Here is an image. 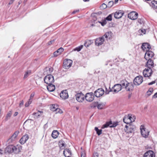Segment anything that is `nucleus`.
I'll return each instance as SVG.
<instances>
[{
    "label": "nucleus",
    "instance_id": "1",
    "mask_svg": "<svg viewBox=\"0 0 157 157\" xmlns=\"http://www.w3.org/2000/svg\"><path fill=\"white\" fill-rule=\"evenodd\" d=\"M120 83L123 86V88L127 91H132L134 89V86L132 82H129L126 79L122 80Z\"/></svg>",
    "mask_w": 157,
    "mask_h": 157
},
{
    "label": "nucleus",
    "instance_id": "2",
    "mask_svg": "<svg viewBox=\"0 0 157 157\" xmlns=\"http://www.w3.org/2000/svg\"><path fill=\"white\" fill-rule=\"evenodd\" d=\"M20 151L19 148L13 145H9L5 148V152L9 153L14 152L15 153H17Z\"/></svg>",
    "mask_w": 157,
    "mask_h": 157
},
{
    "label": "nucleus",
    "instance_id": "3",
    "mask_svg": "<svg viewBox=\"0 0 157 157\" xmlns=\"http://www.w3.org/2000/svg\"><path fill=\"white\" fill-rule=\"evenodd\" d=\"M72 61L69 59H66L63 63V67L65 69H68L71 66L72 63Z\"/></svg>",
    "mask_w": 157,
    "mask_h": 157
},
{
    "label": "nucleus",
    "instance_id": "4",
    "mask_svg": "<svg viewBox=\"0 0 157 157\" xmlns=\"http://www.w3.org/2000/svg\"><path fill=\"white\" fill-rule=\"evenodd\" d=\"M44 81L47 84L53 83L54 81L53 76L51 75H48L44 78Z\"/></svg>",
    "mask_w": 157,
    "mask_h": 157
},
{
    "label": "nucleus",
    "instance_id": "5",
    "mask_svg": "<svg viewBox=\"0 0 157 157\" xmlns=\"http://www.w3.org/2000/svg\"><path fill=\"white\" fill-rule=\"evenodd\" d=\"M136 130V126L132 124L125 125V132L128 133H133Z\"/></svg>",
    "mask_w": 157,
    "mask_h": 157
},
{
    "label": "nucleus",
    "instance_id": "6",
    "mask_svg": "<svg viewBox=\"0 0 157 157\" xmlns=\"http://www.w3.org/2000/svg\"><path fill=\"white\" fill-rule=\"evenodd\" d=\"M94 96L93 92L87 93L85 96V98L88 102H91L94 99Z\"/></svg>",
    "mask_w": 157,
    "mask_h": 157
},
{
    "label": "nucleus",
    "instance_id": "7",
    "mask_svg": "<svg viewBox=\"0 0 157 157\" xmlns=\"http://www.w3.org/2000/svg\"><path fill=\"white\" fill-rule=\"evenodd\" d=\"M43 113V112L42 111H38L37 112L34 113L33 114L29 116V117L31 118L29 120H35L38 118Z\"/></svg>",
    "mask_w": 157,
    "mask_h": 157
},
{
    "label": "nucleus",
    "instance_id": "8",
    "mask_svg": "<svg viewBox=\"0 0 157 157\" xmlns=\"http://www.w3.org/2000/svg\"><path fill=\"white\" fill-rule=\"evenodd\" d=\"M122 88H123V86L121 84V83L117 84L113 86L112 89L114 93H117L120 91Z\"/></svg>",
    "mask_w": 157,
    "mask_h": 157
},
{
    "label": "nucleus",
    "instance_id": "9",
    "mask_svg": "<svg viewBox=\"0 0 157 157\" xmlns=\"http://www.w3.org/2000/svg\"><path fill=\"white\" fill-rule=\"evenodd\" d=\"M143 81L142 77L139 76L136 77L134 79L133 83L135 85H139L141 84Z\"/></svg>",
    "mask_w": 157,
    "mask_h": 157
},
{
    "label": "nucleus",
    "instance_id": "10",
    "mask_svg": "<svg viewBox=\"0 0 157 157\" xmlns=\"http://www.w3.org/2000/svg\"><path fill=\"white\" fill-rule=\"evenodd\" d=\"M104 90L102 88H100L95 91L94 95L97 98L101 96L104 93Z\"/></svg>",
    "mask_w": 157,
    "mask_h": 157
},
{
    "label": "nucleus",
    "instance_id": "11",
    "mask_svg": "<svg viewBox=\"0 0 157 157\" xmlns=\"http://www.w3.org/2000/svg\"><path fill=\"white\" fill-rule=\"evenodd\" d=\"M146 51L147 52L145 53L144 58L146 60L148 59H151L154 56V53L151 51L147 50Z\"/></svg>",
    "mask_w": 157,
    "mask_h": 157
},
{
    "label": "nucleus",
    "instance_id": "12",
    "mask_svg": "<svg viewBox=\"0 0 157 157\" xmlns=\"http://www.w3.org/2000/svg\"><path fill=\"white\" fill-rule=\"evenodd\" d=\"M75 96L76 100L79 102H82L84 100L85 96L82 92L76 94Z\"/></svg>",
    "mask_w": 157,
    "mask_h": 157
},
{
    "label": "nucleus",
    "instance_id": "13",
    "mask_svg": "<svg viewBox=\"0 0 157 157\" xmlns=\"http://www.w3.org/2000/svg\"><path fill=\"white\" fill-rule=\"evenodd\" d=\"M152 73V70L151 68H145L143 71V74L145 77H149Z\"/></svg>",
    "mask_w": 157,
    "mask_h": 157
},
{
    "label": "nucleus",
    "instance_id": "14",
    "mask_svg": "<svg viewBox=\"0 0 157 157\" xmlns=\"http://www.w3.org/2000/svg\"><path fill=\"white\" fill-rule=\"evenodd\" d=\"M138 13L134 11L131 12L128 14V17L132 20H136L138 17Z\"/></svg>",
    "mask_w": 157,
    "mask_h": 157
},
{
    "label": "nucleus",
    "instance_id": "15",
    "mask_svg": "<svg viewBox=\"0 0 157 157\" xmlns=\"http://www.w3.org/2000/svg\"><path fill=\"white\" fill-rule=\"evenodd\" d=\"M60 96L63 99L65 100L68 98V95L67 90L62 91L60 94Z\"/></svg>",
    "mask_w": 157,
    "mask_h": 157
},
{
    "label": "nucleus",
    "instance_id": "16",
    "mask_svg": "<svg viewBox=\"0 0 157 157\" xmlns=\"http://www.w3.org/2000/svg\"><path fill=\"white\" fill-rule=\"evenodd\" d=\"M104 41V37L97 38L95 41V45L97 46L101 45Z\"/></svg>",
    "mask_w": 157,
    "mask_h": 157
},
{
    "label": "nucleus",
    "instance_id": "17",
    "mask_svg": "<svg viewBox=\"0 0 157 157\" xmlns=\"http://www.w3.org/2000/svg\"><path fill=\"white\" fill-rule=\"evenodd\" d=\"M29 138V136L27 134L23 136L19 140V142L21 144H24L28 140Z\"/></svg>",
    "mask_w": 157,
    "mask_h": 157
},
{
    "label": "nucleus",
    "instance_id": "18",
    "mask_svg": "<svg viewBox=\"0 0 157 157\" xmlns=\"http://www.w3.org/2000/svg\"><path fill=\"white\" fill-rule=\"evenodd\" d=\"M124 14V13L121 10L116 11L114 14V17L115 18L119 19L121 18Z\"/></svg>",
    "mask_w": 157,
    "mask_h": 157
},
{
    "label": "nucleus",
    "instance_id": "19",
    "mask_svg": "<svg viewBox=\"0 0 157 157\" xmlns=\"http://www.w3.org/2000/svg\"><path fill=\"white\" fill-rule=\"evenodd\" d=\"M147 61L146 62V67L148 68H151L154 67L153 61L151 59H148Z\"/></svg>",
    "mask_w": 157,
    "mask_h": 157
},
{
    "label": "nucleus",
    "instance_id": "20",
    "mask_svg": "<svg viewBox=\"0 0 157 157\" xmlns=\"http://www.w3.org/2000/svg\"><path fill=\"white\" fill-rule=\"evenodd\" d=\"M141 48L144 51H146L147 49H148V50H149L151 48V46L150 44L147 43H143L142 45Z\"/></svg>",
    "mask_w": 157,
    "mask_h": 157
},
{
    "label": "nucleus",
    "instance_id": "21",
    "mask_svg": "<svg viewBox=\"0 0 157 157\" xmlns=\"http://www.w3.org/2000/svg\"><path fill=\"white\" fill-rule=\"evenodd\" d=\"M140 130L141 133L143 137H146L149 135V132L148 131L146 130L145 128H140Z\"/></svg>",
    "mask_w": 157,
    "mask_h": 157
},
{
    "label": "nucleus",
    "instance_id": "22",
    "mask_svg": "<svg viewBox=\"0 0 157 157\" xmlns=\"http://www.w3.org/2000/svg\"><path fill=\"white\" fill-rule=\"evenodd\" d=\"M131 118L132 117L129 115H128V116L124 117L123 119V122L127 124L129 123V122H132V121L131 120Z\"/></svg>",
    "mask_w": 157,
    "mask_h": 157
},
{
    "label": "nucleus",
    "instance_id": "23",
    "mask_svg": "<svg viewBox=\"0 0 157 157\" xmlns=\"http://www.w3.org/2000/svg\"><path fill=\"white\" fill-rule=\"evenodd\" d=\"M63 153L65 157H71V151L68 149H65L63 151Z\"/></svg>",
    "mask_w": 157,
    "mask_h": 157
},
{
    "label": "nucleus",
    "instance_id": "24",
    "mask_svg": "<svg viewBox=\"0 0 157 157\" xmlns=\"http://www.w3.org/2000/svg\"><path fill=\"white\" fill-rule=\"evenodd\" d=\"M144 157H155L153 152L152 151H149L144 153Z\"/></svg>",
    "mask_w": 157,
    "mask_h": 157
},
{
    "label": "nucleus",
    "instance_id": "25",
    "mask_svg": "<svg viewBox=\"0 0 157 157\" xmlns=\"http://www.w3.org/2000/svg\"><path fill=\"white\" fill-rule=\"evenodd\" d=\"M64 51V49L61 47L58 49L56 51L54 52V56L55 57H57L60 55L61 53Z\"/></svg>",
    "mask_w": 157,
    "mask_h": 157
},
{
    "label": "nucleus",
    "instance_id": "26",
    "mask_svg": "<svg viewBox=\"0 0 157 157\" xmlns=\"http://www.w3.org/2000/svg\"><path fill=\"white\" fill-rule=\"evenodd\" d=\"M48 84V85L47 86V89L48 91L52 92L55 90V87L54 85L52 84V83Z\"/></svg>",
    "mask_w": 157,
    "mask_h": 157
},
{
    "label": "nucleus",
    "instance_id": "27",
    "mask_svg": "<svg viewBox=\"0 0 157 157\" xmlns=\"http://www.w3.org/2000/svg\"><path fill=\"white\" fill-rule=\"evenodd\" d=\"M53 71V68H46L44 72V75H51L50 74Z\"/></svg>",
    "mask_w": 157,
    "mask_h": 157
},
{
    "label": "nucleus",
    "instance_id": "28",
    "mask_svg": "<svg viewBox=\"0 0 157 157\" xmlns=\"http://www.w3.org/2000/svg\"><path fill=\"white\" fill-rule=\"evenodd\" d=\"M19 133V131H16L13 134V135L9 139V140H10V141L12 142L16 138L17 136Z\"/></svg>",
    "mask_w": 157,
    "mask_h": 157
},
{
    "label": "nucleus",
    "instance_id": "29",
    "mask_svg": "<svg viewBox=\"0 0 157 157\" xmlns=\"http://www.w3.org/2000/svg\"><path fill=\"white\" fill-rule=\"evenodd\" d=\"M111 34L112 33L111 32H106L105 33L104 35L102 37H104V38L105 37L107 40L108 39H109L111 36Z\"/></svg>",
    "mask_w": 157,
    "mask_h": 157
},
{
    "label": "nucleus",
    "instance_id": "30",
    "mask_svg": "<svg viewBox=\"0 0 157 157\" xmlns=\"http://www.w3.org/2000/svg\"><path fill=\"white\" fill-rule=\"evenodd\" d=\"M59 134V132L57 130H54L53 131L52 134V136L54 139L56 138Z\"/></svg>",
    "mask_w": 157,
    "mask_h": 157
},
{
    "label": "nucleus",
    "instance_id": "31",
    "mask_svg": "<svg viewBox=\"0 0 157 157\" xmlns=\"http://www.w3.org/2000/svg\"><path fill=\"white\" fill-rule=\"evenodd\" d=\"M97 106L98 109H103L104 106V105L102 103L98 104V102H95L94 103V107H95Z\"/></svg>",
    "mask_w": 157,
    "mask_h": 157
},
{
    "label": "nucleus",
    "instance_id": "32",
    "mask_svg": "<svg viewBox=\"0 0 157 157\" xmlns=\"http://www.w3.org/2000/svg\"><path fill=\"white\" fill-rule=\"evenodd\" d=\"M150 5L153 8H157V1L153 0L150 3Z\"/></svg>",
    "mask_w": 157,
    "mask_h": 157
},
{
    "label": "nucleus",
    "instance_id": "33",
    "mask_svg": "<svg viewBox=\"0 0 157 157\" xmlns=\"http://www.w3.org/2000/svg\"><path fill=\"white\" fill-rule=\"evenodd\" d=\"M112 124V121H109V122H106V123L104 124L102 126V128H107L108 126L110 127V125Z\"/></svg>",
    "mask_w": 157,
    "mask_h": 157
},
{
    "label": "nucleus",
    "instance_id": "34",
    "mask_svg": "<svg viewBox=\"0 0 157 157\" xmlns=\"http://www.w3.org/2000/svg\"><path fill=\"white\" fill-rule=\"evenodd\" d=\"M93 42L91 40H88L86 41L85 42L84 44V45L86 48L88 47Z\"/></svg>",
    "mask_w": 157,
    "mask_h": 157
},
{
    "label": "nucleus",
    "instance_id": "35",
    "mask_svg": "<svg viewBox=\"0 0 157 157\" xmlns=\"http://www.w3.org/2000/svg\"><path fill=\"white\" fill-rule=\"evenodd\" d=\"M31 72L30 70H28L26 71L24 75V78H27V77L30 75L31 74Z\"/></svg>",
    "mask_w": 157,
    "mask_h": 157
},
{
    "label": "nucleus",
    "instance_id": "36",
    "mask_svg": "<svg viewBox=\"0 0 157 157\" xmlns=\"http://www.w3.org/2000/svg\"><path fill=\"white\" fill-rule=\"evenodd\" d=\"M94 129L96 131V133L98 136H99L102 134V130L101 129H99L97 127H95V128Z\"/></svg>",
    "mask_w": 157,
    "mask_h": 157
},
{
    "label": "nucleus",
    "instance_id": "37",
    "mask_svg": "<svg viewBox=\"0 0 157 157\" xmlns=\"http://www.w3.org/2000/svg\"><path fill=\"white\" fill-rule=\"evenodd\" d=\"M11 111H10L7 114L6 119L5 120L7 121L8 120V119H9L10 117H11Z\"/></svg>",
    "mask_w": 157,
    "mask_h": 157
},
{
    "label": "nucleus",
    "instance_id": "38",
    "mask_svg": "<svg viewBox=\"0 0 157 157\" xmlns=\"http://www.w3.org/2000/svg\"><path fill=\"white\" fill-rule=\"evenodd\" d=\"M83 45H81L77 47L76 48L74 49L73 50L74 51H77L78 52H79L81 50V49L83 48Z\"/></svg>",
    "mask_w": 157,
    "mask_h": 157
},
{
    "label": "nucleus",
    "instance_id": "39",
    "mask_svg": "<svg viewBox=\"0 0 157 157\" xmlns=\"http://www.w3.org/2000/svg\"><path fill=\"white\" fill-rule=\"evenodd\" d=\"M113 14L109 15L106 18L105 20L108 21H111L112 20V15Z\"/></svg>",
    "mask_w": 157,
    "mask_h": 157
},
{
    "label": "nucleus",
    "instance_id": "40",
    "mask_svg": "<svg viewBox=\"0 0 157 157\" xmlns=\"http://www.w3.org/2000/svg\"><path fill=\"white\" fill-rule=\"evenodd\" d=\"M54 111L56 112V113H59L61 114L63 113V111L58 108H57L55 110H54Z\"/></svg>",
    "mask_w": 157,
    "mask_h": 157
},
{
    "label": "nucleus",
    "instance_id": "41",
    "mask_svg": "<svg viewBox=\"0 0 157 157\" xmlns=\"http://www.w3.org/2000/svg\"><path fill=\"white\" fill-rule=\"evenodd\" d=\"M32 101V99H29V101L25 104V107H28L31 103Z\"/></svg>",
    "mask_w": 157,
    "mask_h": 157
},
{
    "label": "nucleus",
    "instance_id": "42",
    "mask_svg": "<svg viewBox=\"0 0 157 157\" xmlns=\"http://www.w3.org/2000/svg\"><path fill=\"white\" fill-rule=\"evenodd\" d=\"M113 4H114V2L113 1H109L108 2V4L107 5V7H111L113 5Z\"/></svg>",
    "mask_w": 157,
    "mask_h": 157
},
{
    "label": "nucleus",
    "instance_id": "43",
    "mask_svg": "<svg viewBox=\"0 0 157 157\" xmlns=\"http://www.w3.org/2000/svg\"><path fill=\"white\" fill-rule=\"evenodd\" d=\"M107 7V5L105 4V3H103L101 6L100 8L101 9H104L106 8Z\"/></svg>",
    "mask_w": 157,
    "mask_h": 157
},
{
    "label": "nucleus",
    "instance_id": "44",
    "mask_svg": "<svg viewBox=\"0 0 157 157\" xmlns=\"http://www.w3.org/2000/svg\"><path fill=\"white\" fill-rule=\"evenodd\" d=\"M118 125L117 122H114L113 123H112V124L110 125V128L115 127Z\"/></svg>",
    "mask_w": 157,
    "mask_h": 157
},
{
    "label": "nucleus",
    "instance_id": "45",
    "mask_svg": "<svg viewBox=\"0 0 157 157\" xmlns=\"http://www.w3.org/2000/svg\"><path fill=\"white\" fill-rule=\"evenodd\" d=\"M58 106L57 105L54 104L52 105V107H51V109L54 111V110H55L57 108Z\"/></svg>",
    "mask_w": 157,
    "mask_h": 157
},
{
    "label": "nucleus",
    "instance_id": "46",
    "mask_svg": "<svg viewBox=\"0 0 157 157\" xmlns=\"http://www.w3.org/2000/svg\"><path fill=\"white\" fill-rule=\"evenodd\" d=\"M98 22L101 23V25L103 26L105 25L107 23V21L106 20H105L104 21H103L102 22L101 21H98Z\"/></svg>",
    "mask_w": 157,
    "mask_h": 157
},
{
    "label": "nucleus",
    "instance_id": "47",
    "mask_svg": "<svg viewBox=\"0 0 157 157\" xmlns=\"http://www.w3.org/2000/svg\"><path fill=\"white\" fill-rule=\"evenodd\" d=\"M113 90H112V89H111L110 88V90H109H109H107V89L106 88L105 89V93L106 94H109V92H112V91H113Z\"/></svg>",
    "mask_w": 157,
    "mask_h": 157
},
{
    "label": "nucleus",
    "instance_id": "48",
    "mask_svg": "<svg viewBox=\"0 0 157 157\" xmlns=\"http://www.w3.org/2000/svg\"><path fill=\"white\" fill-rule=\"evenodd\" d=\"M138 21L140 24H142L143 23V19H142L139 18L138 20Z\"/></svg>",
    "mask_w": 157,
    "mask_h": 157
},
{
    "label": "nucleus",
    "instance_id": "49",
    "mask_svg": "<svg viewBox=\"0 0 157 157\" xmlns=\"http://www.w3.org/2000/svg\"><path fill=\"white\" fill-rule=\"evenodd\" d=\"M56 39H53V40H51V41H49L48 43V45H51V44H52V43H53L55 40H56Z\"/></svg>",
    "mask_w": 157,
    "mask_h": 157
},
{
    "label": "nucleus",
    "instance_id": "50",
    "mask_svg": "<svg viewBox=\"0 0 157 157\" xmlns=\"http://www.w3.org/2000/svg\"><path fill=\"white\" fill-rule=\"evenodd\" d=\"M81 157H85V153L84 151H82L81 154Z\"/></svg>",
    "mask_w": 157,
    "mask_h": 157
},
{
    "label": "nucleus",
    "instance_id": "51",
    "mask_svg": "<svg viewBox=\"0 0 157 157\" xmlns=\"http://www.w3.org/2000/svg\"><path fill=\"white\" fill-rule=\"evenodd\" d=\"M98 154L97 152H95L93 154V157H98Z\"/></svg>",
    "mask_w": 157,
    "mask_h": 157
},
{
    "label": "nucleus",
    "instance_id": "52",
    "mask_svg": "<svg viewBox=\"0 0 157 157\" xmlns=\"http://www.w3.org/2000/svg\"><path fill=\"white\" fill-rule=\"evenodd\" d=\"M153 91V90L152 88H150L148 91H147V93H152Z\"/></svg>",
    "mask_w": 157,
    "mask_h": 157
},
{
    "label": "nucleus",
    "instance_id": "53",
    "mask_svg": "<svg viewBox=\"0 0 157 157\" xmlns=\"http://www.w3.org/2000/svg\"><path fill=\"white\" fill-rule=\"evenodd\" d=\"M34 95H35L34 93V92L32 93L31 94L30 96V98L29 99H32V98L34 97Z\"/></svg>",
    "mask_w": 157,
    "mask_h": 157
},
{
    "label": "nucleus",
    "instance_id": "54",
    "mask_svg": "<svg viewBox=\"0 0 157 157\" xmlns=\"http://www.w3.org/2000/svg\"><path fill=\"white\" fill-rule=\"evenodd\" d=\"M23 105H24V101L23 100H22L21 101L20 103L19 104V107H22V106H23Z\"/></svg>",
    "mask_w": 157,
    "mask_h": 157
},
{
    "label": "nucleus",
    "instance_id": "55",
    "mask_svg": "<svg viewBox=\"0 0 157 157\" xmlns=\"http://www.w3.org/2000/svg\"><path fill=\"white\" fill-rule=\"evenodd\" d=\"M155 83V81H152V82H149L148 83V85H152Z\"/></svg>",
    "mask_w": 157,
    "mask_h": 157
},
{
    "label": "nucleus",
    "instance_id": "56",
    "mask_svg": "<svg viewBox=\"0 0 157 157\" xmlns=\"http://www.w3.org/2000/svg\"><path fill=\"white\" fill-rule=\"evenodd\" d=\"M152 98H157V92L153 96Z\"/></svg>",
    "mask_w": 157,
    "mask_h": 157
},
{
    "label": "nucleus",
    "instance_id": "57",
    "mask_svg": "<svg viewBox=\"0 0 157 157\" xmlns=\"http://www.w3.org/2000/svg\"><path fill=\"white\" fill-rule=\"evenodd\" d=\"M15 0H10L8 3L9 5H10L12 4L13 2Z\"/></svg>",
    "mask_w": 157,
    "mask_h": 157
},
{
    "label": "nucleus",
    "instance_id": "58",
    "mask_svg": "<svg viewBox=\"0 0 157 157\" xmlns=\"http://www.w3.org/2000/svg\"><path fill=\"white\" fill-rule=\"evenodd\" d=\"M79 11V10H75L72 12V13L73 14H75L77 12H78Z\"/></svg>",
    "mask_w": 157,
    "mask_h": 157
},
{
    "label": "nucleus",
    "instance_id": "59",
    "mask_svg": "<svg viewBox=\"0 0 157 157\" xmlns=\"http://www.w3.org/2000/svg\"><path fill=\"white\" fill-rule=\"evenodd\" d=\"M141 32L142 33H143L144 34H145V32H146V30L145 29H142L141 30Z\"/></svg>",
    "mask_w": 157,
    "mask_h": 157
},
{
    "label": "nucleus",
    "instance_id": "60",
    "mask_svg": "<svg viewBox=\"0 0 157 157\" xmlns=\"http://www.w3.org/2000/svg\"><path fill=\"white\" fill-rule=\"evenodd\" d=\"M18 114V113L17 112H15L13 115V116L14 117H16L17 115Z\"/></svg>",
    "mask_w": 157,
    "mask_h": 157
},
{
    "label": "nucleus",
    "instance_id": "61",
    "mask_svg": "<svg viewBox=\"0 0 157 157\" xmlns=\"http://www.w3.org/2000/svg\"><path fill=\"white\" fill-rule=\"evenodd\" d=\"M3 150L1 149H0V154L2 155L3 154Z\"/></svg>",
    "mask_w": 157,
    "mask_h": 157
},
{
    "label": "nucleus",
    "instance_id": "62",
    "mask_svg": "<svg viewBox=\"0 0 157 157\" xmlns=\"http://www.w3.org/2000/svg\"><path fill=\"white\" fill-rule=\"evenodd\" d=\"M61 145H62V146H61V147H63L64 146L65 144L64 143H63L61 144Z\"/></svg>",
    "mask_w": 157,
    "mask_h": 157
},
{
    "label": "nucleus",
    "instance_id": "63",
    "mask_svg": "<svg viewBox=\"0 0 157 157\" xmlns=\"http://www.w3.org/2000/svg\"><path fill=\"white\" fill-rule=\"evenodd\" d=\"M151 94V93H147V95L148 96H150Z\"/></svg>",
    "mask_w": 157,
    "mask_h": 157
},
{
    "label": "nucleus",
    "instance_id": "64",
    "mask_svg": "<svg viewBox=\"0 0 157 157\" xmlns=\"http://www.w3.org/2000/svg\"><path fill=\"white\" fill-rule=\"evenodd\" d=\"M118 1V0H115V4H116L117 3Z\"/></svg>",
    "mask_w": 157,
    "mask_h": 157
}]
</instances>
